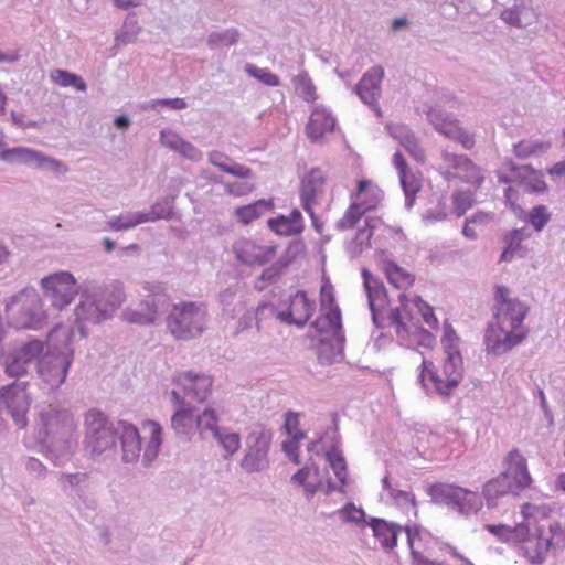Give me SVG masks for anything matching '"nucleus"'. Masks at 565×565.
Segmentation results:
<instances>
[{
  "mask_svg": "<svg viewBox=\"0 0 565 565\" xmlns=\"http://www.w3.org/2000/svg\"><path fill=\"white\" fill-rule=\"evenodd\" d=\"M509 294L508 287L495 286L493 321L484 333L487 352L497 356L519 345L529 332L523 327L529 307L516 298H510Z\"/></svg>",
  "mask_w": 565,
  "mask_h": 565,
  "instance_id": "obj_1",
  "label": "nucleus"
},
{
  "mask_svg": "<svg viewBox=\"0 0 565 565\" xmlns=\"http://www.w3.org/2000/svg\"><path fill=\"white\" fill-rule=\"evenodd\" d=\"M125 301L124 286L119 281L98 284L88 281L81 292V301L75 309V327L82 338L87 335L85 322L98 324L111 315Z\"/></svg>",
  "mask_w": 565,
  "mask_h": 565,
  "instance_id": "obj_2",
  "label": "nucleus"
},
{
  "mask_svg": "<svg viewBox=\"0 0 565 565\" xmlns=\"http://www.w3.org/2000/svg\"><path fill=\"white\" fill-rule=\"evenodd\" d=\"M441 342L446 355L443 365L444 377L438 375L433 362L423 360L417 380L427 393L450 396L463 379V361L458 345L459 338L452 329L445 331Z\"/></svg>",
  "mask_w": 565,
  "mask_h": 565,
  "instance_id": "obj_3",
  "label": "nucleus"
},
{
  "mask_svg": "<svg viewBox=\"0 0 565 565\" xmlns=\"http://www.w3.org/2000/svg\"><path fill=\"white\" fill-rule=\"evenodd\" d=\"M73 415L65 408L52 404L41 405L38 411L36 429L40 441L57 460L67 457L76 445Z\"/></svg>",
  "mask_w": 565,
  "mask_h": 565,
  "instance_id": "obj_4",
  "label": "nucleus"
},
{
  "mask_svg": "<svg viewBox=\"0 0 565 565\" xmlns=\"http://www.w3.org/2000/svg\"><path fill=\"white\" fill-rule=\"evenodd\" d=\"M74 329L58 324L47 337L49 352L38 361V373L50 388H58L67 376L73 363L72 338Z\"/></svg>",
  "mask_w": 565,
  "mask_h": 565,
  "instance_id": "obj_5",
  "label": "nucleus"
},
{
  "mask_svg": "<svg viewBox=\"0 0 565 565\" xmlns=\"http://www.w3.org/2000/svg\"><path fill=\"white\" fill-rule=\"evenodd\" d=\"M505 470L489 480L482 490L488 507H494L497 499L505 494L519 495L532 483L526 459L514 448L504 459Z\"/></svg>",
  "mask_w": 565,
  "mask_h": 565,
  "instance_id": "obj_6",
  "label": "nucleus"
},
{
  "mask_svg": "<svg viewBox=\"0 0 565 565\" xmlns=\"http://www.w3.org/2000/svg\"><path fill=\"white\" fill-rule=\"evenodd\" d=\"M8 326L17 330H40L47 320L42 299L28 286L3 300Z\"/></svg>",
  "mask_w": 565,
  "mask_h": 565,
  "instance_id": "obj_7",
  "label": "nucleus"
},
{
  "mask_svg": "<svg viewBox=\"0 0 565 565\" xmlns=\"http://www.w3.org/2000/svg\"><path fill=\"white\" fill-rule=\"evenodd\" d=\"M124 420H110L108 416L98 409H89L85 415V447L93 456H99L116 448L120 423Z\"/></svg>",
  "mask_w": 565,
  "mask_h": 565,
  "instance_id": "obj_8",
  "label": "nucleus"
},
{
  "mask_svg": "<svg viewBox=\"0 0 565 565\" xmlns=\"http://www.w3.org/2000/svg\"><path fill=\"white\" fill-rule=\"evenodd\" d=\"M142 289L147 292L145 299L136 308H126L122 312L124 320L129 323L152 324L170 308V297L163 284L146 281Z\"/></svg>",
  "mask_w": 565,
  "mask_h": 565,
  "instance_id": "obj_9",
  "label": "nucleus"
},
{
  "mask_svg": "<svg viewBox=\"0 0 565 565\" xmlns=\"http://www.w3.org/2000/svg\"><path fill=\"white\" fill-rule=\"evenodd\" d=\"M206 322L204 306L195 302L174 305L167 318V327L177 340H190L202 334Z\"/></svg>",
  "mask_w": 565,
  "mask_h": 565,
  "instance_id": "obj_10",
  "label": "nucleus"
},
{
  "mask_svg": "<svg viewBox=\"0 0 565 565\" xmlns=\"http://www.w3.org/2000/svg\"><path fill=\"white\" fill-rule=\"evenodd\" d=\"M274 433L264 425L253 426L245 437L244 455L239 466L247 473L262 472L269 468V451Z\"/></svg>",
  "mask_w": 565,
  "mask_h": 565,
  "instance_id": "obj_11",
  "label": "nucleus"
},
{
  "mask_svg": "<svg viewBox=\"0 0 565 565\" xmlns=\"http://www.w3.org/2000/svg\"><path fill=\"white\" fill-rule=\"evenodd\" d=\"M426 494L430 497L434 504L446 505L466 515L476 513L481 504L476 492L450 483L436 482L429 484L426 488Z\"/></svg>",
  "mask_w": 565,
  "mask_h": 565,
  "instance_id": "obj_12",
  "label": "nucleus"
},
{
  "mask_svg": "<svg viewBox=\"0 0 565 565\" xmlns=\"http://www.w3.org/2000/svg\"><path fill=\"white\" fill-rule=\"evenodd\" d=\"M43 351L44 343L41 340L32 339L7 353H0L3 356L4 373L15 379L26 375L30 367L39 361Z\"/></svg>",
  "mask_w": 565,
  "mask_h": 565,
  "instance_id": "obj_13",
  "label": "nucleus"
},
{
  "mask_svg": "<svg viewBox=\"0 0 565 565\" xmlns=\"http://www.w3.org/2000/svg\"><path fill=\"white\" fill-rule=\"evenodd\" d=\"M41 287L51 305L57 309L68 306L78 294L76 280L68 271H58L42 278Z\"/></svg>",
  "mask_w": 565,
  "mask_h": 565,
  "instance_id": "obj_14",
  "label": "nucleus"
},
{
  "mask_svg": "<svg viewBox=\"0 0 565 565\" xmlns=\"http://www.w3.org/2000/svg\"><path fill=\"white\" fill-rule=\"evenodd\" d=\"M30 405L25 382H13L0 388V409H6L20 428L28 424L26 413Z\"/></svg>",
  "mask_w": 565,
  "mask_h": 565,
  "instance_id": "obj_15",
  "label": "nucleus"
},
{
  "mask_svg": "<svg viewBox=\"0 0 565 565\" xmlns=\"http://www.w3.org/2000/svg\"><path fill=\"white\" fill-rule=\"evenodd\" d=\"M321 316L311 322V328L320 334L331 330L337 341L342 344L344 335L342 332L341 310L335 302L333 294L327 292L324 287L321 288Z\"/></svg>",
  "mask_w": 565,
  "mask_h": 565,
  "instance_id": "obj_16",
  "label": "nucleus"
},
{
  "mask_svg": "<svg viewBox=\"0 0 565 565\" xmlns=\"http://www.w3.org/2000/svg\"><path fill=\"white\" fill-rule=\"evenodd\" d=\"M362 278L369 308L372 313V321L376 328L384 329L386 324L382 310L388 305L386 288L383 281L375 277L367 268L362 269Z\"/></svg>",
  "mask_w": 565,
  "mask_h": 565,
  "instance_id": "obj_17",
  "label": "nucleus"
},
{
  "mask_svg": "<svg viewBox=\"0 0 565 565\" xmlns=\"http://www.w3.org/2000/svg\"><path fill=\"white\" fill-rule=\"evenodd\" d=\"M316 302L303 290H297L289 297L287 307L276 313V318L286 324L303 328L312 317Z\"/></svg>",
  "mask_w": 565,
  "mask_h": 565,
  "instance_id": "obj_18",
  "label": "nucleus"
},
{
  "mask_svg": "<svg viewBox=\"0 0 565 565\" xmlns=\"http://www.w3.org/2000/svg\"><path fill=\"white\" fill-rule=\"evenodd\" d=\"M0 159L10 164H26L31 168L58 171L63 163L56 159L44 156L42 152L24 147L4 149Z\"/></svg>",
  "mask_w": 565,
  "mask_h": 565,
  "instance_id": "obj_19",
  "label": "nucleus"
},
{
  "mask_svg": "<svg viewBox=\"0 0 565 565\" xmlns=\"http://www.w3.org/2000/svg\"><path fill=\"white\" fill-rule=\"evenodd\" d=\"M173 382L177 385L175 390L181 392L183 401L190 398L199 403L204 402L209 397L213 384L211 376L192 371L175 375Z\"/></svg>",
  "mask_w": 565,
  "mask_h": 565,
  "instance_id": "obj_20",
  "label": "nucleus"
},
{
  "mask_svg": "<svg viewBox=\"0 0 565 565\" xmlns=\"http://www.w3.org/2000/svg\"><path fill=\"white\" fill-rule=\"evenodd\" d=\"M170 398L175 407L171 417V428L180 439L189 441L195 429L194 407L183 401V396L178 390L171 391Z\"/></svg>",
  "mask_w": 565,
  "mask_h": 565,
  "instance_id": "obj_21",
  "label": "nucleus"
},
{
  "mask_svg": "<svg viewBox=\"0 0 565 565\" xmlns=\"http://www.w3.org/2000/svg\"><path fill=\"white\" fill-rule=\"evenodd\" d=\"M384 76V70L381 66H374L363 74L355 86V93L360 99L375 111L377 117H382V110L377 104L381 95V82Z\"/></svg>",
  "mask_w": 565,
  "mask_h": 565,
  "instance_id": "obj_22",
  "label": "nucleus"
},
{
  "mask_svg": "<svg viewBox=\"0 0 565 565\" xmlns=\"http://www.w3.org/2000/svg\"><path fill=\"white\" fill-rule=\"evenodd\" d=\"M441 160L449 168L456 170L461 181L480 188L484 181L483 171L465 154H457L445 149L441 151Z\"/></svg>",
  "mask_w": 565,
  "mask_h": 565,
  "instance_id": "obj_23",
  "label": "nucleus"
},
{
  "mask_svg": "<svg viewBox=\"0 0 565 565\" xmlns=\"http://www.w3.org/2000/svg\"><path fill=\"white\" fill-rule=\"evenodd\" d=\"M516 542L522 544L523 556L532 564H542L548 551L553 548L541 529H535L534 532H531L527 527V534L523 537H518Z\"/></svg>",
  "mask_w": 565,
  "mask_h": 565,
  "instance_id": "obj_24",
  "label": "nucleus"
},
{
  "mask_svg": "<svg viewBox=\"0 0 565 565\" xmlns=\"http://www.w3.org/2000/svg\"><path fill=\"white\" fill-rule=\"evenodd\" d=\"M509 168L515 174V180L524 186L526 193L543 194L547 192L548 186L541 170L534 169L531 164L519 166L514 162H510Z\"/></svg>",
  "mask_w": 565,
  "mask_h": 565,
  "instance_id": "obj_25",
  "label": "nucleus"
},
{
  "mask_svg": "<svg viewBox=\"0 0 565 565\" xmlns=\"http://www.w3.org/2000/svg\"><path fill=\"white\" fill-rule=\"evenodd\" d=\"M118 440L120 441L122 461L126 463L136 462L140 458L141 437L139 430L132 424L127 422L120 423Z\"/></svg>",
  "mask_w": 565,
  "mask_h": 565,
  "instance_id": "obj_26",
  "label": "nucleus"
},
{
  "mask_svg": "<svg viewBox=\"0 0 565 565\" xmlns=\"http://www.w3.org/2000/svg\"><path fill=\"white\" fill-rule=\"evenodd\" d=\"M365 523L372 529L374 537L385 551H392L397 545L401 525L375 516H371Z\"/></svg>",
  "mask_w": 565,
  "mask_h": 565,
  "instance_id": "obj_27",
  "label": "nucleus"
},
{
  "mask_svg": "<svg viewBox=\"0 0 565 565\" xmlns=\"http://www.w3.org/2000/svg\"><path fill=\"white\" fill-rule=\"evenodd\" d=\"M335 118L324 108H315L306 126V134L312 142H318L327 132L335 128Z\"/></svg>",
  "mask_w": 565,
  "mask_h": 565,
  "instance_id": "obj_28",
  "label": "nucleus"
},
{
  "mask_svg": "<svg viewBox=\"0 0 565 565\" xmlns=\"http://www.w3.org/2000/svg\"><path fill=\"white\" fill-rule=\"evenodd\" d=\"M324 175L319 168L311 169L301 180L300 199L301 206L305 211L310 210V205L323 191Z\"/></svg>",
  "mask_w": 565,
  "mask_h": 565,
  "instance_id": "obj_29",
  "label": "nucleus"
},
{
  "mask_svg": "<svg viewBox=\"0 0 565 565\" xmlns=\"http://www.w3.org/2000/svg\"><path fill=\"white\" fill-rule=\"evenodd\" d=\"M209 162L221 171L239 179H250L253 177L250 168L233 161L232 158L220 151H212L209 154Z\"/></svg>",
  "mask_w": 565,
  "mask_h": 565,
  "instance_id": "obj_30",
  "label": "nucleus"
},
{
  "mask_svg": "<svg viewBox=\"0 0 565 565\" xmlns=\"http://www.w3.org/2000/svg\"><path fill=\"white\" fill-rule=\"evenodd\" d=\"M399 306L390 310L387 318L385 319L386 326H394L396 328V334L399 338H404L408 334L407 320H411V311L407 307V297L404 292L398 295Z\"/></svg>",
  "mask_w": 565,
  "mask_h": 565,
  "instance_id": "obj_31",
  "label": "nucleus"
},
{
  "mask_svg": "<svg viewBox=\"0 0 565 565\" xmlns=\"http://www.w3.org/2000/svg\"><path fill=\"white\" fill-rule=\"evenodd\" d=\"M60 483L68 495L84 499L90 487V477L86 472L62 473Z\"/></svg>",
  "mask_w": 565,
  "mask_h": 565,
  "instance_id": "obj_32",
  "label": "nucleus"
},
{
  "mask_svg": "<svg viewBox=\"0 0 565 565\" xmlns=\"http://www.w3.org/2000/svg\"><path fill=\"white\" fill-rule=\"evenodd\" d=\"M381 483L383 490L387 491L390 499L396 507L401 509H407L411 507L415 510V514H417V500L412 491L399 490L394 487L388 475H385L382 478Z\"/></svg>",
  "mask_w": 565,
  "mask_h": 565,
  "instance_id": "obj_33",
  "label": "nucleus"
},
{
  "mask_svg": "<svg viewBox=\"0 0 565 565\" xmlns=\"http://www.w3.org/2000/svg\"><path fill=\"white\" fill-rule=\"evenodd\" d=\"M527 237L524 228H514L504 236V249L500 262H510L514 256L522 257L525 253L522 242Z\"/></svg>",
  "mask_w": 565,
  "mask_h": 565,
  "instance_id": "obj_34",
  "label": "nucleus"
},
{
  "mask_svg": "<svg viewBox=\"0 0 565 565\" xmlns=\"http://www.w3.org/2000/svg\"><path fill=\"white\" fill-rule=\"evenodd\" d=\"M150 439L143 449L141 462L143 467H149L158 457L160 446L162 444V427L160 424L150 420Z\"/></svg>",
  "mask_w": 565,
  "mask_h": 565,
  "instance_id": "obj_35",
  "label": "nucleus"
},
{
  "mask_svg": "<svg viewBox=\"0 0 565 565\" xmlns=\"http://www.w3.org/2000/svg\"><path fill=\"white\" fill-rule=\"evenodd\" d=\"M552 143L550 141L536 140V139H526L521 140L513 145V153L519 159H527L530 157H539L544 154L550 148Z\"/></svg>",
  "mask_w": 565,
  "mask_h": 565,
  "instance_id": "obj_36",
  "label": "nucleus"
},
{
  "mask_svg": "<svg viewBox=\"0 0 565 565\" xmlns=\"http://www.w3.org/2000/svg\"><path fill=\"white\" fill-rule=\"evenodd\" d=\"M274 207L273 200L260 199L250 204L239 206L236 209L237 218L244 223L249 224L260 215L270 211Z\"/></svg>",
  "mask_w": 565,
  "mask_h": 565,
  "instance_id": "obj_37",
  "label": "nucleus"
},
{
  "mask_svg": "<svg viewBox=\"0 0 565 565\" xmlns=\"http://www.w3.org/2000/svg\"><path fill=\"white\" fill-rule=\"evenodd\" d=\"M174 198L167 195L156 201L149 212H139L143 223L156 222L161 218L169 220L173 215Z\"/></svg>",
  "mask_w": 565,
  "mask_h": 565,
  "instance_id": "obj_38",
  "label": "nucleus"
},
{
  "mask_svg": "<svg viewBox=\"0 0 565 565\" xmlns=\"http://www.w3.org/2000/svg\"><path fill=\"white\" fill-rule=\"evenodd\" d=\"M374 206L375 204H366L363 201L353 202L348 207L344 215L337 222L335 227L340 231L353 228L362 216Z\"/></svg>",
  "mask_w": 565,
  "mask_h": 565,
  "instance_id": "obj_39",
  "label": "nucleus"
},
{
  "mask_svg": "<svg viewBox=\"0 0 565 565\" xmlns=\"http://www.w3.org/2000/svg\"><path fill=\"white\" fill-rule=\"evenodd\" d=\"M403 146V148L418 162L425 161V151L420 147L415 135L405 126L397 128V132L394 135Z\"/></svg>",
  "mask_w": 565,
  "mask_h": 565,
  "instance_id": "obj_40",
  "label": "nucleus"
},
{
  "mask_svg": "<svg viewBox=\"0 0 565 565\" xmlns=\"http://www.w3.org/2000/svg\"><path fill=\"white\" fill-rule=\"evenodd\" d=\"M385 274L390 284L398 289H406L413 286L415 281V277L412 274L407 273L394 262L385 263Z\"/></svg>",
  "mask_w": 565,
  "mask_h": 565,
  "instance_id": "obj_41",
  "label": "nucleus"
},
{
  "mask_svg": "<svg viewBox=\"0 0 565 565\" xmlns=\"http://www.w3.org/2000/svg\"><path fill=\"white\" fill-rule=\"evenodd\" d=\"M195 429L203 437L206 433L214 436L221 427L218 426V416L214 408L206 407L201 414L194 415Z\"/></svg>",
  "mask_w": 565,
  "mask_h": 565,
  "instance_id": "obj_42",
  "label": "nucleus"
},
{
  "mask_svg": "<svg viewBox=\"0 0 565 565\" xmlns=\"http://www.w3.org/2000/svg\"><path fill=\"white\" fill-rule=\"evenodd\" d=\"M326 459L332 469L335 478L338 479L339 483L342 486L348 484V466L345 458L343 457L342 452L337 448H331L326 454Z\"/></svg>",
  "mask_w": 565,
  "mask_h": 565,
  "instance_id": "obj_43",
  "label": "nucleus"
},
{
  "mask_svg": "<svg viewBox=\"0 0 565 565\" xmlns=\"http://www.w3.org/2000/svg\"><path fill=\"white\" fill-rule=\"evenodd\" d=\"M213 438L224 450L223 457L225 459L231 458L237 452L241 447V436L237 433L230 431L225 428H221Z\"/></svg>",
  "mask_w": 565,
  "mask_h": 565,
  "instance_id": "obj_44",
  "label": "nucleus"
},
{
  "mask_svg": "<svg viewBox=\"0 0 565 565\" xmlns=\"http://www.w3.org/2000/svg\"><path fill=\"white\" fill-rule=\"evenodd\" d=\"M236 287H228L218 294L222 312L231 319H234L243 309L242 302L236 301Z\"/></svg>",
  "mask_w": 565,
  "mask_h": 565,
  "instance_id": "obj_45",
  "label": "nucleus"
},
{
  "mask_svg": "<svg viewBox=\"0 0 565 565\" xmlns=\"http://www.w3.org/2000/svg\"><path fill=\"white\" fill-rule=\"evenodd\" d=\"M484 529L503 542H516L518 537H523L527 534V526L525 525L511 527L505 524H487Z\"/></svg>",
  "mask_w": 565,
  "mask_h": 565,
  "instance_id": "obj_46",
  "label": "nucleus"
},
{
  "mask_svg": "<svg viewBox=\"0 0 565 565\" xmlns=\"http://www.w3.org/2000/svg\"><path fill=\"white\" fill-rule=\"evenodd\" d=\"M143 224L141 214L139 212H127L118 216H113L107 221L108 228L111 231H127Z\"/></svg>",
  "mask_w": 565,
  "mask_h": 565,
  "instance_id": "obj_47",
  "label": "nucleus"
},
{
  "mask_svg": "<svg viewBox=\"0 0 565 565\" xmlns=\"http://www.w3.org/2000/svg\"><path fill=\"white\" fill-rule=\"evenodd\" d=\"M258 249H262L260 246L249 239H242L234 244V252L237 259L246 265L257 264Z\"/></svg>",
  "mask_w": 565,
  "mask_h": 565,
  "instance_id": "obj_48",
  "label": "nucleus"
},
{
  "mask_svg": "<svg viewBox=\"0 0 565 565\" xmlns=\"http://www.w3.org/2000/svg\"><path fill=\"white\" fill-rule=\"evenodd\" d=\"M381 223L382 221L379 217H370L365 220V225L362 228H359L354 238V243L359 247V252L371 247V238L374 231L381 225Z\"/></svg>",
  "mask_w": 565,
  "mask_h": 565,
  "instance_id": "obj_49",
  "label": "nucleus"
},
{
  "mask_svg": "<svg viewBox=\"0 0 565 565\" xmlns=\"http://www.w3.org/2000/svg\"><path fill=\"white\" fill-rule=\"evenodd\" d=\"M51 78L54 83L62 87H75L77 90L84 92L86 89V83L74 73H70L65 70H54L51 73Z\"/></svg>",
  "mask_w": 565,
  "mask_h": 565,
  "instance_id": "obj_50",
  "label": "nucleus"
},
{
  "mask_svg": "<svg viewBox=\"0 0 565 565\" xmlns=\"http://www.w3.org/2000/svg\"><path fill=\"white\" fill-rule=\"evenodd\" d=\"M295 89L297 94L306 102L316 99V87L307 72L299 73L295 78Z\"/></svg>",
  "mask_w": 565,
  "mask_h": 565,
  "instance_id": "obj_51",
  "label": "nucleus"
},
{
  "mask_svg": "<svg viewBox=\"0 0 565 565\" xmlns=\"http://www.w3.org/2000/svg\"><path fill=\"white\" fill-rule=\"evenodd\" d=\"M525 220L536 232H542L551 221V213L547 206L539 204L531 209Z\"/></svg>",
  "mask_w": 565,
  "mask_h": 565,
  "instance_id": "obj_52",
  "label": "nucleus"
},
{
  "mask_svg": "<svg viewBox=\"0 0 565 565\" xmlns=\"http://www.w3.org/2000/svg\"><path fill=\"white\" fill-rule=\"evenodd\" d=\"M267 224L268 227L278 235L294 236L301 233V228L295 227L285 215L269 218Z\"/></svg>",
  "mask_w": 565,
  "mask_h": 565,
  "instance_id": "obj_53",
  "label": "nucleus"
},
{
  "mask_svg": "<svg viewBox=\"0 0 565 565\" xmlns=\"http://www.w3.org/2000/svg\"><path fill=\"white\" fill-rule=\"evenodd\" d=\"M245 72L256 78L257 81H259L260 83L267 85V86H271V87H275V86H278L279 85V77L271 73L270 71L266 70V68H260L254 64H249L247 63L245 65Z\"/></svg>",
  "mask_w": 565,
  "mask_h": 565,
  "instance_id": "obj_54",
  "label": "nucleus"
},
{
  "mask_svg": "<svg viewBox=\"0 0 565 565\" xmlns=\"http://www.w3.org/2000/svg\"><path fill=\"white\" fill-rule=\"evenodd\" d=\"M343 522L359 524L367 521L365 511L361 507H356L353 502H347L339 511Z\"/></svg>",
  "mask_w": 565,
  "mask_h": 565,
  "instance_id": "obj_55",
  "label": "nucleus"
},
{
  "mask_svg": "<svg viewBox=\"0 0 565 565\" xmlns=\"http://www.w3.org/2000/svg\"><path fill=\"white\" fill-rule=\"evenodd\" d=\"M545 539L551 542L554 550H563L565 545V524L554 521L548 525V535Z\"/></svg>",
  "mask_w": 565,
  "mask_h": 565,
  "instance_id": "obj_56",
  "label": "nucleus"
},
{
  "mask_svg": "<svg viewBox=\"0 0 565 565\" xmlns=\"http://www.w3.org/2000/svg\"><path fill=\"white\" fill-rule=\"evenodd\" d=\"M159 106L168 107L172 110H182L188 107V104L184 98L175 97V98H157L147 102L142 109H153L157 110Z\"/></svg>",
  "mask_w": 565,
  "mask_h": 565,
  "instance_id": "obj_57",
  "label": "nucleus"
},
{
  "mask_svg": "<svg viewBox=\"0 0 565 565\" xmlns=\"http://www.w3.org/2000/svg\"><path fill=\"white\" fill-rule=\"evenodd\" d=\"M413 303L420 312L426 324H428L430 328H438V319L436 318L434 309L430 305L424 301L419 296L414 297Z\"/></svg>",
  "mask_w": 565,
  "mask_h": 565,
  "instance_id": "obj_58",
  "label": "nucleus"
},
{
  "mask_svg": "<svg viewBox=\"0 0 565 565\" xmlns=\"http://www.w3.org/2000/svg\"><path fill=\"white\" fill-rule=\"evenodd\" d=\"M424 111L426 114L427 120L435 127L437 131H439V129L444 127L447 121L455 117L452 114L446 113L437 107H428Z\"/></svg>",
  "mask_w": 565,
  "mask_h": 565,
  "instance_id": "obj_59",
  "label": "nucleus"
},
{
  "mask_svg": "<svg viewBox=\"0 0 565 565\" xmlns=\"http://www.w3.org/2000/svg\"><path fill=\"white\" fill-rule=\"evenodd\" d=\"M452 203L457 217H461L472 206V198L469 192H457L452 195Z\"/></svg>",
  "mask_w": 565,
  "mask_h": 565,
  "instance_id": "obj_60",
  "label": "nucleus"
},
{
  "mask_svg": "<svg viewBox=\"0 0 565 565\" xmlns=\"http://www.w3.org/2000/svg\"><path fill=\"white\" fill-rule=\"evenodd\" d=\"M183 140V138L170 130V129H163L160 131V142L162 146H164L166 148H169L170 150H175L178 149L180 142Z\"/></svg>",
  "mask_w": 565,
  "mask_h": 565,
  "instance_id": "obj_61",
  "label": "nucleus"
},
{
  "mask_svg": "<svg viewBox=\"0 0 565 565\" xmlns=\"http://www.w3.org/2000/svg\"><path fill=\"white\" fill-rule=\"evenodd\" d=\"M174 151L192 161H198L202 158V152L194 145L184 139L180 142L178 149Z\"/></svg>",
  "mask_w": 565,
  "mask_h": 565,
  "instance_id": "obj_62",
  "label": "nucleus"
},
{
  "mask_svg": "<svg viewBox=\"0 0 565 565\" xmlns=\"http://www.w3.org/2000/svg\"><path fill=\"white\" fill-rule=\"evenodd\" d=\"M446 205L444 203H439L435 209L428 210L424 215L423 220L427 224H433L436 222H443L447 218Z\"/></svg>",
  "mask_w": 565,
  "mask_h": 565,
  "instance_id": "obj_63",
  "label": "nucleus"
},
{
  "mask_svg": "<svg viewBox=\"0 0 565 565\" xmlns=\"http://www.w3.org/2000/svg\"><path fill=\"white\" fill-rule=\"evenodd\" d=\"M398 177H399L401 186L404 192H408L411 194H417L420 186H419L417 179L415 178V175L413 173L407 171Z\"/></svg>",
  "mask_w": 565,
  "mask_h": 565,
  "instance_id": "obj_64",
  "label": "nucleus"
}]
</instances>
